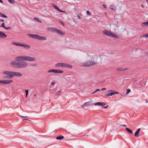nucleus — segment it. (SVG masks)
Masks as SVG:
<instances>
[{
    "label": "nucleus",
    "instance_id": "f257e3e1",
    "mask_svg": "<svg viewBox=\"0 0 148 148\" xmlns=\"http://www.w3.org/2000/svg\"><path fill=\"white\" fill-rule=\"evenodd\" d=\"M3 73L5 75H8L3 76V78L4 79H11L14 76L21 77L22 74L21 73L14 71H5L3 72Z\"/></svg>",
    "mask_w": 148,
    "mask_h": 148
},
{
    "label": "nucleus",
    "instance_id": "f03ea898",
    "mask_svg": "<svg viewBox=\"0 0 148 148\" xmlns=\"http://www.w3.org/2000/svg\"><path fill=\"white\" fill-rule=\"evenodd\" d=\"M17 61L18 62L15 61L12 62H10V64L12 66H15L16 67L18 68H23L27 67L28 65L27 63L23 61Z\"/></svg>",
    "mask_w": 148,
    "mask_h": 148
},
{
    "label": "nucleus",
    "instance_id": "7ed1b4c3",
    "mask_svg": "<svg viewBox=\"0 0 148 148\" xmlns=\"http://www.w3.org/2000/svg\"><path fill=\"white\" fill-rule=\"evenodd\" d=\"M88 61L85 62L83 63L82 66L85 67L90 66L94 65L96 64V63L94 61L93 57L92 56H90L88 54H87Z\"/></svg>",
    "mask_w": 148,
    "mask_h": 148
},
{
    "label": "nucleus",
    "instance_id": "20e7f679",
    "mask_svg": "<svg viewBox=\"0 0 148 148\" xmlns=\"http://www.w3.org/2000/svg\"><path fill=\"white\" fill-rule=\"evenodd\" d=\"M15 59L16 61H20V60H23L24 61L29 62H34L36 60L35 58L33 57L22 56L17 57L15 58Z\"/></svg>",
    "mask_w": 148,
    "mask_h": 148
},
{
    "label": "nucleus",
    "instance_id": "39448f33",
    "mask_svg": "<svg viewBox=\"0 0 148 148\" xmlns=\"http://www.w3.org/2000/svg\"><path fill=\"white\" fill-rule=\"evenodd\" d=\"M27 35L29 37L38 39L40 40H47V38L44 36H41L38 35L28 34Z\"/></svg>",
    "mask_w": 148,
    "mask_h": 148
},
{
    "label": "nucleus",
    "instance_id": "423d86ee",
    "mask_svg": "<svg viewBox=\"0 0 148 148\" xmlns=\"http://www.w3.org/2000/svg\"><path fill=\"white\" fill-rule=\"evenodd\" d=\"M12 44L16 46H21V47H24L25 48H26V49H29L30 47V46L29 45H27L21 44H20L19 43H17L15 42H12Z\"/></svg>",
    "mask_w": 148,
    "mask_h": 148
},
{
    "label": "nucleus",
    "instance_id": "0eeeda50",
    "mask_svg": "<svg viewBox=\"0 0 148 148\" xmlns=\"http://www.w3.org/2000/svg\"><path fill=\"white\" fill-rule=\"evenodd\" d=\"M108 92L110 93L106 95V96L107 97L109 96H112V95L114 94H119V93L118 92L116 91H114L112 90H108Z\"/></svg>",
    "mask_w": 148,
    "mask_h": 148
},
{
    "label": "nucleus",
    "instance_id": "6e6552de",
    "mask_svg": "<svg viewBox=\"0 0 148 148\" xmlns=\"http://www.w3.org/2000/svg\"><path fill=\"white\" fill-rule=\"evenodd\" d=\"M103 32L104 34L110 37L111 36V35L112 32L110 31L105 30L103 31Z\"/></svg>",
    "mask_w": 148,
    "mask_h": 148
},
{
    "label": "nucleus",
    "instance_id": "1a4fd4ad",
    "mask_svg": "<svg viewBox=\"0 0 148 148\" xmlns=\"http://www.w3.org/2000/svg\"><path fill=\"white\" fill-rule=\"evenodd\" d=\"M92 105V104H91V102L89 101L83 104L81 106V107L82 108H84V106H85L86 107H89Z\"/></svg>",
    "mask_w": 148,
    "mask_h": 148
},
{
    "label": "nucleus",
    "instance_id": "9d476101",
    "mask_svg": "<svg viewBox=\"0 0 148 148\" xmlns=\"http://www.w3.org/2000/svg\"><path fill=\"white\" fill-rule=\"evenodd\" d=\"M12 82V80L10 79H3L2 80V84H8L11 83Z\"/></svg>",
    "mask_w": 148,
    "mask_h": 148
},
{
    "label": "nucleus",
    "instance_id": "9b49d317",
    "mask_svg": "<svg viewBox=\"0 0 148 148\" xmlns=\"http://www.w3.org/2000/svg\"><path fill=\"white\" fill-rule=\"evenodd\" d=\"M7 37V35L1 32L0 31V38H3Z\"/></svg>",
    "mask_w": 148,
    "mask_h": 148
},
{
    "label": "nucleus",
    "instance_id": "f8f14e48",
    "mask_svg": "<svg viewBox=\"0 0 148 148\" xmlns=\"http://www.w3.org/2000/svg\"><path fill=\"white\" fill-rule=\"evenodd\" d=\"M64 63H59L56 64L55 65V66L56 67H63L64 66Z\"/></svg>",
    "mask_w": 148,
    "mask_h": 148
},
{
    "label": "nucleus",
    "instance_id": "ddd939ff",
    "mask_svg": "<svg viewBox=\"0 0 148 148\" xmlns=\"http://www.w3.org/2000/svg\"><path fill=\"white\" fill-rule=\"evenodd\" d=\"M141 26L143 27L148 26V21L146 22L142 23L141 24Z\"/></svg>",
    "mask_w": 148,
    "mask_h": 148
},
{
    "label": "nucleus",
    "instance_id": "4468645a",
    "mask_svg": "<svg viewBox=\"0 0 148 148\" xmlns=\"http://www.w3.org/2000/svg\"><path fill=\"white\" fill-rule=\"evenodd\" d=\"M53 7L55 8L57 10L61 12H65L61 10L58 7H57L56 5L53 4Z\"/></svg>",
    "mask_w": 148,
    "mask_h": 148
},
{
    "label": "nucleus",
    "instance_id": "2eb2a0df",
    "mask_svg": "<svg viewBox=\"0 0 148 148\" xmlns=\"http://www.w3.org/2000/svg\"><path fill=\"white\" fill-rule=\"evenodd\" d=\"M64 67H66L69 69H72V66L67 64L64 63Z\"/></svg>",
    "mask_w": 148,
    "mask_h": 148
},
{
    "label": "nucleus",
    "instance_id": "dca6fc26",
    "mask_svg": "<svg viewBox=\"0 0 148 148\" xmlns=\"http://www.w3.org/2000/svg\"><path fill=\"white\" fill-rule=\"evenodd\" d=\"M63 72V71L58 69H54V73H62Z\"/></svg>",
    "mask_w": 148,
    "mask_h": 148
},
{
    "label": "nucleus",
    "instance_id": "f3484780",
    "mask_svg": "<svg viewBox=\"0 0 148 148\" xmlns=\"http://www.w3.org/2000/svg\"><path fill=\"white\" fill-rule=\"evenodd\" d=\"M0 27H1L3 28H4L5 29H6V30H8V29H10V27H5V26L4 24V23H2V25H1Z\"/></svg>",
    "mask_w": 148,
    "mask_h": 148
},
{
    "label": "nucleus",
    "instance_id": "a211bd4d",
    "mask_svg": "<svg viewBox=\"0 0 148 148\" xmlns=\"http://www.w3.org/2000/svg\"><path fill=\"white\" fill-rule=\"evenodd\" d=\"M58 29L56 28L52 27L51 28V31L57 33Z\"/></svg>",
    "mask_w": 148,
    "mask_h": 148
},
{
    "label": "nucleus",
    "instance_id": "6ab92c4d",
    "mask_svg": "<svg viewBox=\"0 0 148 148\" xmlns=\"http://www.w3.org/2000/svg\"><path fill=\"white\" fill-rule=\"evenodd\" d=\"M111 36L110 37H113L115 38H119V37L116 34H113L112 33Z\"/></svg>",
    "mask_w": 148,
    "mask_h": 148
},
{
    "label": "nucleus",
    "instance_id": "aec40b11",
    "mask_svg": "<svg viewBox=\"0 0 148 148\" xmlns=\"http://www.w3.org/2000/svg\"><path fill=\"white\" fill-rule=\"evenodd\" d=\"M57 34H59L60 35H65V33L64 32H63L60 30L58 29L57 33Z\"/></svg>",
    "mask_w": 148,
    "mask_h": 148
},
{
    "label": "nucleus",
    "instance_id": "412c9836",
    "mask_svg": "<svg viewBox=\"0 0 148 148\" xmlns=\"http://www.w3.org/2000/svg\"><path fill=\"white\" fill-rule=\"evenodd\" d=\"M64 138V137L62 135L56 137V139L57 140H61Z\"/></svg>",
    "mask_w": 148,
    "mask_h": 148
},
{
    "label": "nucleus",
    "instance_id": "4be33fe9",
    "mask_svg": "<svg viewBox=\"0 0 148 148\" xmlns=\"http://www.w3.org/2000/svg\"><path fill=\"white\" fill-rule=\"evenodd\" d=\"M145 37V38H148V33L145 34H143L141 35V38Z\"/></svg>",
    "mask_w": 148,
    "mask_h": 148
},
{
    "label": "nucleus",
    "instance_id": "5701e85b",
    "mask_svg": "<svg viewBox=\"0 0 148 148\" xmlns=\"http://www.w3.org/2000/svg\"><path fill=\"white\" fill-rule=\"evenodd\" d=\"M110 8L112 10H115L116 9V7L113 5H111L110 6Z\"/></svg>",
    "mask_w": 148,
    "mask_h": 148
},
{
    "label": "nucleus",
    "instance_id": "b1692460",
    "mask_svg": "<svg viewBox=\"0 0 148 148\" xmlns=\"http://www.w3.org/2000/svg\"><path fill=\"white\" fill-rule=\"evenodd\" d=\"M0 16L1 17H3L5 18H7V16H6L3 14V13L1 12H0Z\"/></svg>",
    "mask_w": 148,
    "mask_h": 148
},
{
    "label": "nucleus",
    "instance_id": "393cba45",
    "mask_svg": "<svg viewBox=\"0 0 148 148\" xmlns=\"http://www.w3.org/2000/svg\"><path fill=\"white\" fill-rule=\"evenodd\" d=\"M34 19L38 22H40V23L42 22V21L37 17H34Z\"/></svg>",
    "mask_w": 148,
    "mask_h": 148
},
{
    "label": "nucleus",
    "instance_id": "a878e982",
    "mask_svg": "<svg viewBox=\"0 0 148 148\" xmlns=\"http://www.w3.org/2000/svg\"><path fill=\"white\" fill-rule=\"evenodd\" d=\"M125 130L126 131H128L131 134H132V130H130L129 128H126Z\"/></svg>",
    "mask_w": 148,
    "mask_h": 148
},
{
    "label": "nucleus",
    "instance_id": "bb28decb",
    "mask_svg": "<svg viewBox=\"0 0 148 148\" xmlns=\"http://www.w3.org/2000/svg\"><path fill=\"white\" fill-rule=\"evenodd\" d=\"M48 73H54V69H51L47 71Z\"/></svg>",
    "mask_w": 148,
    "mask_h": 148
},
{
    "label": "nucleus",
    "instance_id": "cd10ccee",
    "mask_svg": "<svg viewBox=\"0 0 148 148\" xmlns=\"http://www.w3.org/2000/svg\"><path fill=\"white\" fill-rule=\"evenodd\" d=\"M139 132L136 131L135 133V136L136 137H138L139 135Z\"/></svg>",
    "mask_w": 148,
    "mask_h": 148
},
{
    "label": "nucleus",
    "instance_id": "c85d7f7f",
    "mask_svg": "<svg viewBox=\"0 0 148 148\" xmlns=\"http://www.w3.org/2000/svg\"><path fill=\"white\" fill-rule=\"evenodd\" d=\"M101 102H97L95 104V106H101Z\"/></svg>",
    "mask_w": 148,
    "mask_h": 148
},
{
    "label": "nucleus",
    "instance_id": "c756f323",
    "mask_svg": "<svg viewBox=\"0 0 148 148\" xmlns=\"http://www.w3.org/2000/svg\"><path fill=\"white\" fill-rule=\"evenodd\" d=\"M8 1L10 3H14L15 1L14 0H8Z\"/></svg>",
    "mask_w": 148,
    "mask_h": 148
},
{
    "label": "nucleus",
    "instance_id": "7c9ffc66",
    "mask_svg": "<svg viewBox=\"0 0 148 148\" xmlns=\"http://www.w3.org/2000/svg\"><path fill=\"white\" fill-rule=\"evenodd\" d=\"M117 70L119 71H122L125 70V69L122 68H119L117 69Z\"/></svg>",
    "mask_w": 148,
    "mask_h": 148
},
{
    "label": "nucleus",
    "instance_id": "2f4dec72",
    "mask_svg": "<svg viewBox=\"0 0 148 148\" xmlns=\"http://www.w3.org/2000/svg\"><path fill=\"white\" fill-rule=\"evenodd\" d=\"M100 90L99 89H96L92 93V94H94L95 93H96L97 92L99 91Z\"/></svg>",
    "mask_w": 148,
    "mask_h": 148
},
{
    "label": "nucleus",
    "instance_id": "473e14b6",
    "mask_svg": "<svg viewBox=\"0 0 148 148\" xmlns=\"http://www.w3.org/2000/svg\"><path fill=\"white\" fill-rule=\"evenodd\" d=\"M25 91L26 92V96H25V97H27V95L28 94V90H25Z\"/></svg>",
    "mask_w": 148,
    "mask_h": 148
},
{
    "label": "nucleus",
    "instance_id": "72a5a7b5",
    "mask_svg": "<svg viewBox=\"0 0 148 148\" xmlns=\"http://www.w3.org/2000/svg\"><path fill=\"white\" fill-rule=\"evenodd\" d=\"M101 106H105L106 104V103L104 102H101Z\"/></svg>",
    "mask_w": 148,
    "mask_h": 148
},
{
    "label": "nucleus",
    "instance_id": "f704fd0d",
    "mask_svg": "<svg viewBox=\"0 0 148 148\" xmlns=\"http://www.w3.org/2000/svg\"><path fill=\"white\" fill-rule=\"evenodd\" d=\"M87 14L88 15H90L91 14V13L89 12V11H87Z\"/></svg>",
    "mask_w": 148,
    "mask_h": 148
},
{
    "label": "nucleus",
    "instance_id": "c9c22d12",
    "mask_svg": "<svg viewBox=\"0 0 148 148\" xmlns=\"http://www.w3.org/2000/svg\"><path fill=\"white\" fill-rule=\"evenodd\" d=\"M61 92V91L60 90H59L56 93V95H58L59 94H60V93Z\"/></svg>",
    "mask_w": 148,
    "mask_h": 148
},
{
    "label": "nucleus",
    "instance_id": "e433bc0d",
    "mask_svg": "<svg viewBox=\"0 0 148 148\" xmlns=\"http://www.w3.org/2000/svg\"><path fill=\"white\" fill-rule=\"evenodd\" d=\"M130 91H131L129 89H128L127 90V93H129V92H130Z\"/></svg>",
    "mask_w": 148,
    "mask_h": 148
},
{
    "label": "nucleus",
    "instance_id": "4c0bfd02",
    "mask_svg": "<svg viewBox=\"0 0 148 148\" xmlns=\"http://www.w3.org/2000/svg\"><path fill=\"white\" fill-rule=\"evenodd\" d=\"M103 7L105 8H107V7H106V4H103Z\"/></svg>",
    "mask_w": 148,
    "mask_h": 148
},
{
    "label": "nucleus",
    "instance_id": "58836bf2",
    "mask_svg": "<svg viewBox=\"0 0 148 148\" xmlns=\"http://www.w3.org/2000/svg\"><path fill=\"white\" fill-rule=\"evenodd\" d=\"M51 28H52L51 27V28H47V30L48 31L49 30H51Z\"/></svg>",
    "mask_w": 148,
    "mask_h": 148
},
{
    "label": "nucleus",
    "instance_id": "ea45409f",
    "mask_svg": "<svg viewBox=\"0 0 148 148\" xmlns=\"http://www.w3.org/2000/svg\"><path fill=\"white\" fill-rule=\"evenodd\" d=\"M77 18H78L79 19H81V18H80V16H79V15H78L77 16Z\"/></svg>",
    "mask_w": 148,
    "mask_h": 148
},
{
    "label": "nucleus",
    "instance_id": "a19ab883",
    "mask_svg": "<svg viewBox=\"0 0 148 148\" xmlns=\"http://www.w3.org/2000/svg\"><path fill=\"white\" fill-rule=\"evenodd\" d=\"M20 117H27V116H20Z\"/></svg>",
    "mask_w": 148,
    "mask_h": 148
},
{
    "label": "nucleus",
    "instance_id": "79ce46f5",
    "mask_svg": "<svg viewBox=\"0 0 148 148\" xmlns=\"http://www.w3.org/2000/svg\"><path fill=\"white\" fill-rule=\"evenodd\" d=\"M60 23H61V24H62V25L63 26H64V23L61 21H60Z\"/></svg>",
    "mask_w": 148,
    "mask_h": 148
},
{
    "label": "nucleus",
    "instance_id": "37998d69",
    "mask_svg": "<svg viewBox=\"0 0 148 148\" xmlns=\"http://www.w3.org/2000/svg\"><path fill=\"white\" fill-rule=\"evenodd\" d=\"M106 90V88H103L102 89H101V90Z\"/></svg>",
    "mask_w": 148,
    "mask_h": 148
},
{
    "label": "nucleus",
    "instance_id": "c03bdc74",
    "mask_svg": "<svg viewBox=\"0 0 148 148\" xmlns=\"http://www.w3.org/2000/svg\"><path fill=\"white\" fill-rule=\"evenodd\" d=\"M140 128H139L138 129V130H137V131L139 132L140 131Z\"/></svg>",
    "mask_w": 148,
    "mask_h": 148
},
{
    "label": "nucleus",
    "instance_id": "a18cd8bd",
    "mask_svg": "<svg viewBox=\"0 0 148 148\" xmlns=\"http://www.w3.org/2000/svg\"><path fill=\"white\" fill-rule=\"evenodd\" d=\"M55 84V82H53L51 84V85H54V84Z\"/></svg>",
    "mask_w": 148,
    "mask_h": 148
},
{
    "label": "nucleus",
    "instance_id": "49530a36",
    "mask_svg": "<svg viewBox=\"0 0 148 148\" xmlns=\"http://www.w3.org/2000/svg\"><path fill=\"white\" fill-rule=\"evenodd\" d=\"M121 126H123V127H126V125H125V124H124L123 125H122Z\"/></svg>",
    "mask_w": 148,
    "mask_h": 148
},
{
    "label": "nucleus",
    "instance_id": "de8ad7c7",
    "mask_svg": "<svg viewBox=\"0 0 148 148\" xmlns=\"http://www.w3.org/2000/svg\"><path fill=\"white\" fill-rule=\"evenodd\" d=\"M0 3H3V2L2 1L0 0Z\"/></svg>",
    "mask_w": 148,
    "mask_h": 148
},
{
    "label": "nucleus",
    "instance_id": "09e8293b",
    "mask_svg": "<svg viewBox=\"0 0 148 148\" xmlns=\"http://www.w3.org/2000/svg\"><path fill=\"white\" fill-rule=\"evenodd\" d=\"M108 107V106H107L106 107H103L104 108H107V107Z\"/></svg>",
    "mask_w": 148,
    "mask_h": 148
},
{
    "label": "nucleus",
    "instance_id": "8fccbe9b",
    "mask_svg": "<svg viewBox=\"0 0 148 148\" xmlns=\"http://www.w3.org/2000/svg\"><path fill=\"white\" fill-rule=\"evenodd\" d=\"M0 83L2 84V80H0Z\"/></svg>",
    "mask_w": 148,
    "mask_h": 148
},
{
    "label": "nucleus",
    "instance_id": "3c124183",
    "mask_svg": "<svg viewBox=\"0 0 148 148\" xmlns=\"http://www.w3.org/2000/svg\"><path fill=\"white\" fill-rule=\"evenodd\" d=\"M1 21H2V22H3L4 21V20H1Z\"/></svg>",
    "mask_w": 148,
    "mask_h": 148
},
{
    "label": "nucleus",
    "instance_id": "603ef678",
    "mask_svg": "<svg viewBox=\"0 0 148 148\" xmlns=\"http://www.w3.org/2000/svg\"><path fill=\"white\" fill-rule=\"evenodd\" d=\"M146 1L147 2V3H148V0H146Z\"/></svg>",
    "mask_w": 148,
    "mask_h": 148
},
{
    "label": "nucleus",
    "instance_id": "864d4df0",
    "mask_svg": "<svg viewBox=\"0 0 148 148\" xmlns=\"http://www.w3.org/2000/svg\"><path fill=\"white\" fill-rule=\"evenodd\" d=\"M34 96H36V94H34Z\"/></svg>",
    "mask_w": 148,
    "mask_h": 148
},
{
    "label": "nucleus",
    "instance_id": "5fc2aeb1",
    "mask_svg": "<svg viewBox=\"0 0 148 148\" xmlns=\"http://www.w3.org/2000/svg\"><path fill=\"white\" fill-rule=\"evenodd\" d=\"M25 120H28V121L29 120L27 119H25Z\"/></svg>",
    "mask_w": 148,
    "mask_h": 148
},
{
    "label": "nucleus",
    "instance_id": "6e6d98bb",
    "mask_svg": "<svg viewBox=\"0 0 148 148\" xmlns=\"http://www.w3.org/2000/svg\"><path fill=\"white\" fill-rule=\"evenodd\" d=\"M33 66H36V65H33Z\"/></svg>",
    "mask_w": 148,
    "mask_h": 148
}]
</instances>
